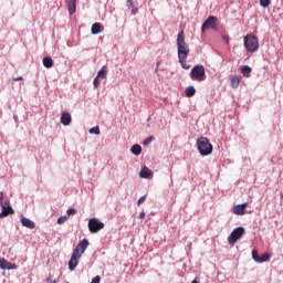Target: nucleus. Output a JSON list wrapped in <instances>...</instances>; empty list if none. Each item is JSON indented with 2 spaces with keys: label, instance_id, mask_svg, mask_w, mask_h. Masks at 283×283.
Here are the masks:
<instances>
[{
  "label": "nucleus",
  "instance_id": "nucleus-1",
  "mask_svg": "<svg viewBox=\"0 0 283 283\" xmlns=\"http://www.w3.org/2000/svg\"><path fill=\"white\" fill-rule=\"evenodd\" d=\"M177 50L178 59H187L189 56V44L185 41V30L180 31L177 35Z\"/></svg>",
  "mask_w": 283,
  "mask_h": 283
},
{
  "label": "nucleus",
  "instance_id": "nucleus-2",
  "mask_svg": "<svg viewBox=\"0 0 283 283\" xmlns=\"http://www.w3.org/2000/svg\"><path fill=\"white\" fill-rule=\"evenodd\" d=\"M197 149L201 156H211L213 154V145L207 137H200L197 139Z\"/></svg>",
  "mask_w": 283,
  "mask_h": 283
},
{
  "label": "nucleus",
  "instance_id": "nucleus-3",
  "mask_svg": "<svg viewBox=\"0 0 283 283\" xmlns=\"http://www.w3.org/2000/svg\"><path fill=\"white\" fill-rule=\"evenodd\" d=\"M243 43L248 52H258V50H260V40L253 34L245 35Z\"/></svg>",
  "mask_w": 283,
  "mask_h": 283
},
{
  "label": "nucleus",
  "instance_id": "nucleus-4",
  "mask_svg": "<svg viewBox=\"0 0 283 283\" xmlns=\"http://www.w3.org/2000/svg\"><path fill=\"white\" fill-rule=\"evenodd\" d=\"M190 78L191 81H198V82L206 81L207 72L205 70V66L202 64L193 66L190 72Z\"/></svg>",
  "mask_w": 283,
  "mask_h": 283
},
{
  "label": "nucleus",
  "instance_id": "nucleus-5",
  "mask_svg": "<svg viewBox=\"0 0 283 283\" xmlns=\"http://www.w3.org/2000/svg\"><path fill=\"white\" fill-rule=\"evenodd\" d=\"M207 30H218V18L216 15H210L201 25L202 33Z\"/></svg>",
  "mask_w": 283,
  "mask_h": 283
},
{
  "label": "nucleus",
  "instance_id": "nucleus-6",
  "mask_svg": "<svg viewBox=\"0 0 283 283\" xmlns=\"http://www.w3.org/2000/svg\"><path fill=\"white\" fill-rule=\"evenodd\" d=\"M102 229H105V223L101 222L96 218H92L88 220V230L91 233H98Z\"/></svg>",
  "mask_w": 283,
  "mask_h": 283
},
{
  "label": "nucleus",
  "instance_id": "nucleus-7",
  "mask_svg": "<svg viewBox=\"0 0 283 283\" xmlns=\"http://www.w3.org/2000/svg\"><path fill=\"white\" fill-rule=\"evenodd\" d=\"M242 235H244V228L243 227L235 228L231 232V234L228 237L229 244H235V242H238V240H240Z\"/></svg>",
  "mask_w": 283,
  "mask_h": 283
},
{
  "label": "nucleus",
  "instance_id": "nucleus-8",
  "mask_svg": "<svg viewBox=\"0 0 283 283\" xmlns=\"http://www.w3.org/2000/svg\"><path fill=\"white\" fill-rule=\"evenodd\" d=\"M88 247H90V241H87V239H83L78 242V244L74 249L73 253H77V255L83 258V253H85V251H87Z\"/></svg>",
  "mask_w": 283,
  "mask_h": 283
},
{
  "label": "nucleus",
  "instance_id": "nucleus-9",
  "mask_svg": "<svg viewBox=\"0 0 283 283\" xmlns=\"http://www.w3.org/2000/svg\"><path fill=\"white\" fill-rule=\"evenodd\" d=\"M81 255L77 254L76 252L72 253L71 260L69 261V269L70 271H74L76 266H78V260H81Z\"/></svg>",
  "mask_w": 283,
  "mask_h": 283
},
{
  "label": "nucleus",
  "instance_id": "nucleus-10",
  "mask_svg": "<svg viewBox=\"0 0 283 283\" xmlns=\"http://www.w3.org/2000/svg\"><path fill=\"white\" fill-rule=\"evenodd\" d=\"M2 211L0 212V218H8V216H14V209L12 207L2 205L0 206Z\"/></svg>",
  "mask_w": 283,
  "mask_h": 283
},
{
  "label": "nucleus",
  "instance_id": "nucleus-11",
  "mask_svg": "<svg viewBox=\"0 0 283 283\" xmlns=\"http://www.w3.org/2000/svg\"><path fill=\"white\" fill-rule=\"evenodd\" d=\"M0 269L3 271H6V269L8 271H12L13 269H17V264L8 262L6 259H0Z\"/></svg>",
  "mask_w": 283,
  "mask_h": 283
},
{
  "label": "nucleus",
  "instance_id": "nucleus-12",
  "mask_svg": "<svg viewBox=\"0 0 283 283\" xmlns=\"http://www.w3.org/2000/svg\"><path fill=\"white\" fill-rule=\"evenodd\" d=\"M248 203L237 205L233 207L234 216H244V210L247 209Z\"/></svg>",
  "mask_w": 283,
  "mask_h": 283
},
{
  "label": "nucleus",
  "instance_id": "nucleus-13",
  "mask_svg": "<svg viewBox=\"0 0 283 283\" xmlns=\"http://www.w3.org/2000/svg\"><path fill=\"white\" fill-rule=\"evenodd\" d=\"M21 224H22V227H27V229H35V227H36V223H34V221H32L25 217L21 218Z\"/></svg>",
  "mask_w": 283,
  "mask_h": 283
},
{
  "label": "nucleus",
  "instance_id": "nucleus-14",
  "mask_svg": "<svg viewBox=\"0 0 283 283\" xmlns=\"http://www.w3.org/2000/svg\"><path fill=\"white\" fill-rule=\"evenodd\" d=\"M151 176H154V172L144 166L139 172V178H151Z\"/></svg>",
  "mask_w": 283,
  "mask_h": 283
},
{
  "label": "nucleus",
  "instance_id": "nucleus-15",
  "mask_svg": "<svg viewBox=\"0 0 283 283\" xmlns=\"http://www.w3.org/2000/svg\"><path fill=\"white\" fill-rule=\"evenodd\" d=\"M69 14H74L76 12V0H66Z\"/></svg>",
  "mask_w": 283,
  "mask_h": 283
},
{
  "label": "nucleus",
  "instance_id": "nucleus-16",
  "mask_svg": "<svg viewBox=\"0 0 283 283\" xmlns=\"http://www.w3.org/2000/svg\"><path fill=\"white\" fill-rule=\"evenodd\" d=\"M70 123H72V115L70 113H63L61 116V124L67 126Z\"/></svg>",
  "mask_w": 283,
  "mask_h": 283
},
{
  "label": "nucleus",
  "instance_id": "nucleus-17",
  "mask_svg": "<svg viewBox=\"0 0 283 283\" xmlns=\"http://www.w3.org/2000/svg\"><path fill=\"white\" fill-rule=\"evenodd\" d=\"M102 31H103V24H101L99 22H95L92 25V29H91L92 34H101Z\"/></svg>",
  "mask_w": 283,
  "mask_h": 283
},
{
  "label": "nucleus",
  "instance_id": "nucleus-18",
  "mask_svg": "<svg viewBox=\"0 0 283 283\" xmlns=\"http://www.w3.org/2000/svg\"><path fill=\"white\" fill-rule=\"evenodd\" d=\"M241 76L240 75H234L231 78V87H233V90H238V87L240 86V81H241Z\"/></svg>",
  "mask_w": 283,
  "mask_h": 283
},
{
  "label": "nucleus",
  "instance_id": "nucleus-19",
  "mask_svg": "<svg viewBox=\"0 0 283 283\" xmlns=\"http://www.w3.org/2000/svg\"><path fill=\"white\" fill-rule=\"evenodd\" d=\"M43 65H44V67L50 70V67H54V60H52V57H50V56H46L43 59Z\"/></svg>",
  "mask_w": 283,
  "mask_h": 283
},
{
  "label": "nucleus",
  "instance_id": "nucleus-20",
  "mask_svg": "<svg viewBox=\"0 0 283 283\" xmlns=\"http://www.w3.org/2000/svg\"><path fill=\"white\" fill-rule=\"evenodd\" d=\"M132 154H134L135 156H140V154H143V147H140V145L136 144L130 148Z\"/></svg>",
  "mask_w": 283,
  "mask_h": 283
},
{
  "label": "nucleus",
  "instance_id": "nucleus-21",
  "mask_svg": "<svg viewBox=\"0 0 283 283\" xmlns=\"http://www.w3.org/2000/svg\"><path fill=\"white\" fill-rule=\"evenodd\" d=\"M96 76L102 80L107 78V66L106 65L102 66V69L98 71Z\"/></svg>",
  "mask_w": 283,
  "mask_h": 283
},
{
  "label": "nucleus",
  "instance_id": "nucleus-22",
  "mask_svg": "<svg viewBox=\"0 0 283 283\" xmlns=\"http://www.w3.org/2000/svg\"><path fill=\"white\" fill-rule=\"evenodd\" d=\"M185 94L188 98H191V96H196V87L188 86L185 91Z\"/></svg>",
  "mask_w": 283,
  "mask_h": 283
},
{
  "label": "nucleus",
  "instance_id": "nucleus-23",
  "mask_svg": "<svg viewBox=\"0 0 283 283\" xmlns=\"http://www.w3.org/2000/svg\"><path fill=\"white\" fill-rule=\"evenodd\" d=\"M241 72H242L243 76H245V78H250L251 77L252 70H251L250 66H248V65L243 66L241 69Z\"/></svg>",
  "mask_w": 283,
  "mask_h": 283
},
{
  "label": "nucleus",
  "instance_id": "nucleus-24",
  "mask_svg": "<svg viewBox=\"0 0 283 283\" xmlns=\"http://www.w3.org/2000/svg\"><path fill=\"white\" fill-rule=\"evenodd\" d=\"M178 59H179V63L184 67V70H190L191 69V64L187 63V59H181V57H178Z\"/></svg>",
  "mask_w": 283,
  "mask_h": 283
},
{
  "label": "nucleus",
  "instance_id": "nucleus-25",
  "mask_svg": "<svg viewBox=\"0 0 283 283\" xmlns=\"http://www.w3.org/2000/svg\"><path fill=\"white\" fill-rule=\"evenodd\" d=\"M271 260V255L269 253H263L260 259H259V263L262 262H269Z\"/></svg>",
  "mask_w": 283,
  "mask_h": 283
},
{
  "label": "nucleus",
  "instance_id": "nucleus-26",
  "mask_svg": "<svg viewBox=\"0 0 283 283\" xmlns=\"http://www.w3.org/2000/svg\"><path fill=\"white\" fill-rule=\"evenodd\" d=\"M252 259L254 262H260V254L258 253V250L252 251Z\"/></svg>",
  "mask_w": 283,
  "mask_h": 283
},
{
  "label": "nucleus",
  "instance_id": "nucleus-27",
  "mask_svg": "<svg viewBox=\"0 0 283 283\" xmlns=\"http://www.w3.org/2000/svg\"><path fill=\"white\" fill-rule=\"evenodd\" d=\"M260 6L262 8H269V6H271V0H260Z\"/></svg>",
  "mask_w": 283,
  "mask_h": 283
},
{
  "label": "nucleus",
  "instance_id": "nucleus-28",
  "mask_svg": "<svg viewBox=\"0 0 283 283\" xmlns=\"http://www.w3.org/2000/svg\"><path fill=\"white\" fill-rule=\"evenodd\" d=\"M90 134H95L96 136H98V134H101V128L98 126H95L90 129Z\"/></svg>",
  "mask_w": 283,
  "mask_h": 283
},
{
  "label": "nucleus",
  "instance_id": "nucleus-29",
  "mask_svg": "<svg viewBox=\"0 0 283 283\" xmlns=\"http://www.w3.org/2000/svg\"><path fill=\"white\" fill-rule=\"evenodd\" d=\"M67 219H69L67 216L60 217L57 219V224H65V222H67Z\"/></svg>",
  "mask_w": 283,
  "mask_h": 283
},
{
  "label": "nucleus",
  "instance_id": "nucleus-30",
  "mask_svg": "<svg viewBox=\"0 0 283 283\" xmlns=\"http://www.w3.org/2000/svg\"><path fill=\"white\" fill-rule=\"evenodd\" d=\"M93 85H94V87H95V90L98 87V85H101V78L99 77H95L94 80H93Z\"/></svg>",
  "mask_w": 283,
  "mask_h": 283
},
{
  "label": "nucleus",
  "instance_id": "nucleus-31",
  "mask_svg": "<svg viewBox=\"0 0 283 283\" xmlns=\"http://www.w3.org/2000/svg\"><path fill=\"white\" fill-rule=\"evenodd\" d=\"M67 216H76V209L74 208H70L67 211H66Z\"/></svg>",
  "mask_w": 283,
  "mask_h": 283
},
{
  "label": "nucleus",
  "instance_id": "nucleus-32",
  "mask_svg": "<svg viewBox=\"0 0 283 283\" xmlns=\"http://www.w3.org/2000/svg\"><path fill=\"white\" fill-rule=\"evenodd\" d=\"M126 8H128V9L134 8V0H127L126 1Z\"/></svg>",
  "mask_w": 283,
  "mask_h": 283
},
{
  "label": "nucleus",
  "instance_id": "nucleus-33",
  "mask_svg": "<svg viewBox=\"0 0 283 283\" xmlns=\"http://www.w3.org/2000/svg\"><path fill=\"white\" fill-rule=\"evenodd\" d=\"M147 198V196H143L138 199L137 201V206L140 207V205H143V202H145V199Z\"/></svg>",
  "mask_w": 283,
  "mask_h": 283
},
{
  "label": "nucleus",
  "instance_id": "nucleus-34",
  "mask_svg": "<svg viewBox=\"0 0 283 283\" xmlns=\"http://www.w3.org/2000/svg\"><path fill=\"white\" fill-rule=\"evenodd\" d=\"M151 140H154V137H153V136L146 138V139L144 140V145H149V144L151 143Z\"/></svg>",
  "mask_w": 283,
  "mask_h": 283
},
{
  "label": "nucleus",
  "instance_id": "nucleus-35",
  "mask_svg": "<svg viewBox=\"0 0 283 283\" xmlns=\"http://www.w3.org/2000/svg\"><path fill=\"white\" fill-rule=\"evenodd\" d=\"M91 283H101V276L97 275V276L93 277Z\"/></svg>",
  "mask_w": 283,
  "mask_h": 283
},
{
  "label": "nucleus",
  "instance_id": "nucleus-36",
  "mask_svg": "<svg viewBox=\"0 0 283 283\" xmlns=\"http://www.w3.org/2000/svg\"><path fill=\"white\" fill-rule=\"evenodd\" d=\"M46 283H56V280H54V277H52V276H49L46 279Z\"/></svg>",
  "mask_w": 283,
  "mask_h": 283
},
{
  "label": "nucleus",
  "instance_id": "nucleus-37",
  "mask_svg": "<svg viewBox=\"0 0 283 283\" xmlns=\"http://www.w3.org/2000/svg\"><path fill=\"white\" fill-rule=\"evenodd\" d=\"M145 211L140 212L139 216H138V219L139 220H145Z\"/></svg>",
  "mask_w": 283,
  "mask_h": 283
},
{
  "label": "nucleus",
  "instance_id": "nucleus-38",
  "mask_svg": "<svg viewBox=\"0 0 283 283\" xmlns=\"http://www.w3.org/2000/svg\"><path fill=\"white\" fill-rule=\"evenodd\" d=\"M132 14H138V8L133 7V9H132Z\"/></svg>",
  "mask_w": 283,
  "mask_h": 283
},
{
  "label": "nucleus",
  "instance_id": "nucleus-39",
  "mask_svg": "<svg viewBox=\"0 0 283 283\" xmlns=\"http://www.w3.org/2000/svg\"><path fill=\"white\" fill-rule=\"evenodd\" d=\"M3 192H0V207H3Z\"/></svg>",
  "mask_w": 283,
  "mask_h": 283
},
{
  "label": "nucleus",
  "instance_id": "nucleus-40",
  "mask_svg": "<svg viewBox=\"0 0 283 283\" xmlns=\"http://www.w3.org/2000/svg\"><path fill=\"white\" fill-rule=\"evenodd\" d=\"M13 81H23V77L22 76L13 77Z\"/></svg>",
  "mask_w": 283,
  "mask_h": 283
},
{
  "label": "nucleus",
  "instance_id": "nucleus-41",
  "mask_svg": "<svg viewBox=\"0 0 283 283\" xmlns=\"http://www.w3.org/2000/svg\"><path fill=\"white\" fill-rule=\"evenodd\" d=\"M224 41H227V43H229V38H224Z\"/></svg>",
  "mask_w": 283,
  "mask_h": 283
},
{
  "label": "nucleus",
  "instance_id": "nucleus-42",
  "mask_svg": "<svg viewBox=\"0 0 283 283\" xmlns=\"http://www.w3.org/2000/svg\"><path fill=\"white\" fill-rule=\"evenodd\" d=\"M191 283H198V280L195 279Z\"/></svg>",
  "mask_w": 283,
  "mask_h": 283
},
{
  "label": "nucleus",
  "instance_id": "nucleus-43",
  "mask_svg": "<svg viewBox=\"0 0 283 283\" xmlns=\"http://www.w3.org/2000/svg\"><path fill=\"white\" fill-rule=\"evenodd\" d=\"M158 65H160V63H157V67H158Z\"/></svg>",
  "mask_w": 283,
  "mask_h": 283
}]
</instances>
